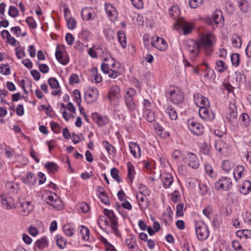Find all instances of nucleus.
Instances as JSON below:
<instances>
[{"label":"nucleus","mask_w":251,"mask_h":251,"mask_svg":"<svg viewBox=\"0 0 251 251\" xmlns=\"http://www.w3.org/2000/svg\"><path fill=\"white\" fill-rule=\"evenodd\" d=\"M204 0H189V6L192 8H196L203 4Z\"/></svg>","instance_id":"51"},{"label":"nucleus","mask_w":251,"mask_h":251,"mask_svg":"<svg viewBox=\"0 0 251 251\" xmlns=\"http://www.w3.org/2000/svg\"><path fill=\"white\" fill-rule=\"evenodd\" d=\"M48 244L47 238L46 237H43L36 242L35 247L38 248L39 250H43L47 246Z\"/></svg>","instance_id":"26"},{"label":"nucleus","mask_w":251,"mask_h":251,"mask_svg":"<svg viewBox=\"0 0 251 251\" xmlns=\"http://www.w3.org/2000/svg\"><path fill=\"white\" fill-rule=\"evenodd\" d=\"M112 177L118 183L121 182V179L119 176V171L116 168H112L110 171Z\"/></svg>","instance_id":"42"},{"label":"nucleus","mask_w":251,"mask_h":251,"mask_svg":"<svg viewBox=\"0 0 251 251\" xmlns=\"http://www.w3.org/2000/svg\"><path fill=\"white\" fill-rule=\"evenodd\" d=\"M48 82L52 89H58L60 87L58 81L54 77L49 78Z\"/></svg>","instance_id":"45"},{"label":"nucleus","mask_w":251,"mask_h":251,"mask_svg":"<svg viewBox=\"0 0 251 251\" xmlns=\"http://www.w3.org/2000/svg\"><path fill=\"white\" fill-rule=\"evenodd\" d=\"M79 82V78L77 75L73 74L71 75L69 78V83L72 85L74 83H78Z\"/></svg>","instance_id":"59"},{"label":"nucleus","mask_w":251,"mask_h":251,"mask_svg":"<svg viewBox=\"0 0 251 251\" xmlns=\"http://www.w3.org/2000/svg\"><path fill=\"white\" fill-rule=\"evenodd\" d=\"M144 117L149 122H152L155 121V113L151 110L149 111H144Z\"/></svg>","instance_id":"29"},{"label":"nucleus","mask_w":251,"mask_h":251,"mask_svg":"<svg viewBox=\"0 0 251 251\" xmlns=\"http://www.w3.org/2000/svg\"><path fill=\"white\" fill-rule=\"evenodd\" d=\"M166 96L175 104L181 103L184 100V95L181 89L174 86L169 88L166 92Z\"/></svg>","instance_id":"2"},{"label":"nucleus","mask_w":251,"mask_h":251,"mask_svg":"<svg viewBox=\"0 0 251 251\" xmlns=\"http://www.w3.org/2000/svg\"><path fill=\"white\" fill-rule=\"evenodd\" d=\"M102 145L109 154H113L116 153V151L115 148L108 142L103 141L102 142Z\"/></svg>","instance_id":"34"},{"label":"nucleus","mask_w":251,"mask_h":251,"mask_svg":"<svg viewBox=\"0 0 251 251\" xmlns=\"http://www.w3.org/2000/svg\"><path fill=\"white\" fill-rule=\"evenodd\" d=\"M187 125L192 133L197 135H201L203 132V126L192 119H189L187 122Z\"/></svg>","instance_id":"9"},{"label":"nucleus","mask_w":251,"mask_h":251,"mask_svg":"<svg viewBox=\"0 0 251 251\" xmlns=\"http://www.w3.org/2000/svg\"><path fill=\"white\" fill-rule=\"evenodd\" d=\"M184 46L189 52L191 57L195 58L199 55L200 49L198 41L193 39L187 40L185 42Z\"/></svg>","instance_id":"3"},{"label":"nucleus","mask_w":251,"mask_h":251,"mask_svg":"<svg viewBox=\"0 0 251 251\" xmlns=\"http://www.w3.org/2000/svg\"><path fill=\"white\" fill-rule=\"evenodd\" d=\"M133 5L137 9H141L143 7V0H130Z\"/></svg>","instance_id":"63"},{"label":"nucleus","mask_w":251,"mask_h":251,"mask_svg":"<svg viewBox=\"0 0 251 251\" xmlns=\"http://www.w3.org/2000/svg\"><path fill=\"white\" fill-rule=\"evenodd\" d=\"M216 150L220 153L222 152L223 150L226 147V144L222 140L216 141L215 144Z\"/></svg>","instance_id":"46"},{"label":"nucleus","mask_w":251,"mask_h":251,"mask_svg":"<svg viewBox=\"0 0 251 251\" xmlns=\"http://www.w3.org/2000/svg\"><path fill=\"white\" fill-rule=\"evenodd\" d=\"M45 168L47 169L50 173H55L58 170V165L54 162H48L44 165Z\"/></svg>","instance_id":"28"},{"label":"nucleus","mask_w":251,"mask_h":251,"mask_svg":"<svg viewBox=\"0 0 251 251\" xmlns=\"http://www.w3.org/2000/svg\"><path fill=\"white\" fill-rule=\"evenodd\" d=\"M8 14L10 16L15 18L19 15L18 9L14 6H10L9 8Z\"/></svg>","instance_id":"53"},{"label":"nucleus","mask_w":251,"mask_h":251,"mask_svg":"<svg viewBox=\"0 0 251 251\" xmlns=\"http://www.w3.org/2000/svg\"><path fill=\"white\" fill-rule=\"evenodd\" d=\"M194 100L196 104L201 108V107H209L210 102L208 99L201 94H197L194 95Z\"/></svg>","instance_id":"11"},{"label":"nucleus","mask_w":251,"mask_h":251,"mask_svg":"<svg viewBox=\"0 0 251 251\" xmlns=\"http://www.w3.org/2000/svg\"><path fill=\"white\" fill-rule=\"evenodd\" d=\"M199 113L202 119L207 121H212L215 118V114L211 110L208 109V107H201Z\"/></svg>","instance_id":"12"},{"label":"nucleus","mask_w":251,"mask_h":251,"mask_svg":"<svg viewBox=\"0 0 251 251\" xmlns=\"http://www.w3.org/2000/svg\"><path fill=\"white\" fill-rule=\"evenodd\" d=\"M65 39L68 45L70 46L73 45L75 41V38L70 33H67L66 34Z\"/></svg>","instance_id":"61"},{"label":"nucleus","mask_w":251,"mask_h":251,"mask_svg":"<svg viewBox=\"0 0 251 251\" xmlns=\"http://www.w3.org/2000/svg\"><path fill=\"white\" fill-rule=\"evenodd\" d=\"M118 221H113L112 223H111L110 227L112 230V232L114 233V234L115 236H116L117 237H121V234L118 230Z\"/></svg>","instance_id":"36"},{"label":"nucleus","mask_w":251,"mask_h":251,"mask_svg":"<svg viewBox=\"0 0 251 251\" xmlns=\"http://www.w3.org/2000/svg\"><path fill=\"white\" fill-rule=\"evenodd\" d=\"M213 20L216 24H223L224 22L222 12L220 10H216L213 13Z\"/></svg>","instance_id":"23"},{"label":"nucleus","mask_w":251,"mask_h":251,"mask_svg":"<svg viewBox=\"0 0 251 251\" xmlns=\"http://www.w3.org/2000/svg\"><path fill=\"white\" fill-rule=\"evenodd\" d=\"M136 199L138 200V202H139V206L141 209H143L148 207V205L147 202L146 201L147 199L145 197V195H143L140 197L139 195H137Z\"/></svg>","instance_id":"37"},{"label":"nucleus","mask_w":251,"mask_h":251,"mask_svg":"<svg viewBox=\"0 0 251 251\" xmlns=\"http://www.w3.org/2000/svg\"><path fill=\"white\" fill-rule=\"evenodd\" d=\"M58 46H57L56 51H55V57L56 59L62 65H66L69 62V59L68 58H63L62 52L58 50Z\"/></svg>","instance_id":"22"},{"label":"nucleus","mask_w":251,"mask_h":251,"mask_svg":"<svg viewBox=\"0 0 251 251\" xmlns=\"http://www.w3.org/2000/svg\"><path fill=\"white\" fill-rule=\"evenodd\" d=\"M0 73L2 75H7L10 74V68L8 64H1L0 66Z\"/></svg>","instance_id":"49"},{"label":"nucleus","mask_w":251,"mask_h":251,"mask_svg":"<svg viewBox=\"0 0 251 251\" xmlns=\"http://www.w3.org/2000/svg\"><path fill=\"white\" fill-rule=\"evenodd\" d=\"M214 39L213 35L208 33L201 35L200 39L198 41L200 49L203 47L206 55H210L213 50L214 44L213 40Z\"/></svg>","instance_id":"1"},{"label":"nucleus","mask_w":251,"mask_h":251,"mask_svg":"<svg viewBox=\"0 0 251 251\" xmlns=\"http://www.w3.org/2000/svg\"><path fill=\"white\" fill-rule=\"evenodd\" d=\"M233 167V163L228 160H225L222 163V168L226 172H229Z\"/></svg>","instance_id":"43"},{"label":"nucleus","mask_w":251,"mask_h":251,"mask_svg":"<svg viewBox=\"0 0 251 251\" xmlns=\"http://www.w3.org/2000/svg\"><path fill=\"white\" fill-rule=\"evenodd\" d=\"M216 67L215 69L220 73L226 71L227 69V66L223 60H218L216 63Z\"/></svg>","instance_id":"31"},{"label":"nucleus","mask_w":251,"mask_h":251,"mask_svg":"<svg viewBox=\"0 0 251 251\" xmlns=\"http://www.w3.org/2000/svg\"><path fill=\"white\" fill-rule=\"evenodd\" d=\"M99 198L102 203L104 204L109 205L110 201L107 194L105 192L103 194L99 195Z\"/></svg>","instance_id":"57"},{"label":"nucleus","mask_w":251,"mask_h":251,"mask_svg":"<svg viewBox=\"0 0 251 251\" xmlns=\"http://www.w3.org/2000/svg\"><path fill=\"white\" fill-rule=\"evenodd\" d=\"M164 187L165 188H168L171 185L173 182V178L170 174H166L162 178Z\"/></svg>","instance_id":"27"},{"label":"nucleus","mask_w":251,"mask_h":251,"mask_svg":"<svg viewBox=\"0 0 251 251\" xmlns=\"http://www.w3.org/2000/svg\"><path fill=\"white\" fill-rule=\"evenodd\" d=\"M99 96V91L96 88H89L85 93V100L88 103H93L97 100Z\"/></svg>","instance_id":"7"},{"label":"nucleus","mask_w":251,"mask_h":251,"mask_svg":"<svg viewBox=\"0 0 251 251\" xmlns=\"http://www.w3.org/2000/svg\"><path fill=\"white\" fill-rule=\"evenodd\" d=\"M56 241L57 245L60 249H63L66 247V240L64 237L57 235L56 236Z\"/></svg>","instance_id":"35"},{"label":"nucleus","mask_w":251,"mask_h":251,"mask_svg":"<svg viewBox=\"0 0 251 251\" xmlns=\"http://www.w3.org/2000/svg\"><path fill=\"white\" fill-rule=\"evenodd\" d=\"M20 206L22 208L21 212L24 216L28 215L32 210V206L31 205V202L27 201L25 202H20Z\"/></svg>","instance_id":"18"},{"label":"nucleus","mask_w":251,"mask_h":251,"mask_svg":"<svg viewBox=\"0 0 251 251\" xmlns=\"http://www.w3.org/2000/svg\"><path fill=\"white\" fill-rule=\"evenodd\" d=\"M80 232L81 234V237L84 240H88L89 238V229L84 226H81Z\"/></svg>","instance_id":"39"},{"label":"nucleus","mask_w":251,"mask_h":251,"mask_svg":"<svg viewBox=\"0 0 251 251\" xmlns=\"http://www.w3.org/2000/svg\"><path fill=\"white\" fill-rule=\"evenodd\" d=\"M184 204L183 203H180L176 206V216L177 217L182 216L183 215V208Z\"/></svg>","instance_id":"60"},{"label":"nucleus","mask_w":251,"mask_h":251,"mask_svg":"<svg viewBox=\"0 0 251 251\" xmlns=\"http://www.w3.org/2000/svg\"><path fill=\"white\" fill-rule=\"evenodd\" d=\"M105 10L110 20L114 21L116 18L115 8L111 4L106 3L105 4Z\"/></svg>","instance_id":"15"},{"label":"nucleus","mask_w":251,"mask_h":251,"mask_svg":"<svg viewBox=\"0 0 251 251\" xmlns=\"http://www.w3.org/2000/svg\"><path fill=\"white\" fill-rule=\"evenodd\" d=\"M251 183L250 181L248 180L244 181L240 189V192L244 195H247L251 191Z\"/></svg>","instance_id":"24"},{"label":"nucleus","mask_w":251,"mask_h":251,"mask_svg":"<svg viewBox=\"0 0 251 251\" xmlns=\"http://www.w3.org/2000/svg\"><path fill=\"white\" fill-rule=\"evenodd\" d=\"M178 27L182 29L184 35L189 34L193 29V26L183 19L179 20L176 23Z\"/></svg>","instance_id":"13"},{"label":"nucleus","mask_w":251,"mask_h":251,"mask_svg":"<svg viewBox=\"0 0 251 251\" xmlns=\"http://www.w3.org/2000/svg\"><path fill=\"white\" fill-rule=\"evenodd\" d=\"M65 234L68 236H72L74 234V229L69 224H66L63 226Z\"/></svg>","instance_id":"44"},{"label":"nucleus","mask_w":251,"mask_h":251,"mask_svg":"<svg viewBox=\"0 0 251 251\" xmlns=\"http://www.w3.org/2000/svg\"><path fill=\"white\" fill-rule=\"evenodd\" d=\"M118 41L123 48H126V34L123 30L119 31L117 33Z\"/></svg>","instance_id":"25"},{"label":"nucleus","mask_w":251,"mask_h":251,"mask_svg":"<svg viewBox=\"0 0 251 251\" xmlns=\"http://www.w3.org/2000/svg\"><path fill=\"white\" fill-rule=\"evenodd\" d=\"M166 112L168 114L171 119L176 120L177 119V113L172 106H168L166 110Z\"/></svg>","instance_id":"38"},{"label":"nucleus","mask_w":251,"mask_h":251,"mask_svg":"<svg viewBox=\"0 0 251 251\" xmlns=\"http://www.w3.org/2000/svg\"><path fill=\"white\" fill-rule=\"evenodd\" d=\"M129 147L130 153L134 157H140L141 156V149L137 144L130 142L129 143Z\"/></svg>","instance_id":"19"},{"label":"nucleus","mask_w":251,"mask_h":251,"mask_svg":"<svg viewBox=\"0 0 251 251\" xmlns=\"http://www.w3.org/2000/svg\"><path fill=\"white\" fill-rule=\"evenodd\" d=\"M103 214L110 220V223H112V222L114 221H118V218L111 210L105 208L103 210Z\"/></svg>","instance_id":"33"},{"label":"nucleus","mask_w":251,"mask_h":251,"mask_svg":"<svg viewBox=\"0 0 251 251\" xmlns=\"http://www.w3.org/2000/svg\"><path fill=\"white\" fill-rule=\"evenodd\" d=\"M126 107L130 111H133L136 108L135 102L132 98H125Z\"/></svg>","instance_id":"30"},{"label":"nucleus","mask_w":251,"mask_h":251,"mask_svg":"<svg viewBox=\"0 0 251 251\" xmlns=\"http://www.w3.org/2000/svg\"><path fill=\"white\" fill-rule=\"evenodd\" d=\"M120 88L117 85H112L109 90L108 98L109 101H112L120 95Z\"/></svg>","instance_id":"16"},{"label":"nucleus","mask_w":251,"mask_h":251,"mask_svg":"<svg viewBox=\"0 0 251 251\" xmlns=\"http://www.w3.org/2000/svg\"><path fill=\"white\" fill-rule=\"evenodd\" d=\"M128 168V176L130 179L131 182H132V179L134 177V166L130 163L127 164Z\"/></svg>","instance_id":"50"},{"label":"nucleus","mask_w":251,"mask_h":251,"mask_svg":"<svg viewBox=\"0 0 251 251\" xmlns=\"http://www.w3.org/2000/svg\"><path fill=\"white\" fill-rule=\"evenodd\" d=\"M240 55L239 53H234L231 55L232 64L235 67H238L240 63Z\"/></svg>","instance_id":"47"},{"label":"nucleus","mask_w":251,"mask_h":251,"mask_svg":"<svg viewBox=\"0 0 251 251\" xmlns=\"http://www.w3.org/2000/svg\"><path fill=\"white\" fill-rule=\"evenodd\" d=\"M92 71L94 75V80L95 82L97 83L100 82L102 80V77L100 75L98 74L97 68H94Z\"/></svg>","instance_id":"58"},{"label":"nucleus","mask_w":251,"mask_h":251,"mask_svg":"<svg viewBox=\"0 0 251 251\" xmlns=\"http://www.w3.org/2000/svg\"><path fill=\"white\" fill-rule=\"evenodd\" d=\"M129 238L126 239V244L128 247V249L132 251H138V248L136 241V238L134 235L130 234L129 235Z\"/></svg>","instance_id":"14"},{"label":"nucleus","mask_w":251,"mask_h":251,"mask_svg":"<svg viewBox=\"0 0 251 251\" xmlns=\"http://www.w3.org/2000/svg\"><path fill=\"white\" fill-rule=\"evenodd\" d=\"M169 15L170 16V17H171L173 18H176L179 14V9H178V7L176 6H172L170 8V9L169 10Z\"/></svg>","instance_id":"48"},{"label":"nucleus","mask_w":251,"mask_h":251,"mask_svg":"<svg viewBox=\"0 0 251 251\" xmlns=\"http://www.w3.org/2000/svg\"><path fill=\"white\" fill-rule=\"evenodd\" d=\"M92 117L100 126H104L107 123V118L99 115L98 113H93Z\"/></svg>","instance_id":"17"},{"label":"nucleus","mask_w":251,"mask_h":251,"mask_svg":"<svg viewBox=\"0 0 251 251\" xmlns=\"http://www.w3.org/2000/svg\"><path fill=\"white\" fill-rule=\"evenodd\" d=\"M81 17L83 19L89 21L93 20L92 13L87 8L84 9L81 11Z\"/></svg>","instance_id":"41"},{"label":"nucleus","mask_w":251,"mask_h":251,"mask_svg":"<svg viewBox=\"0 0 251 251\" xmlns=\"http://www.w3.org/2000/svg\"><path fill=\"white\" fill-rule=\"evenodd\" d=\"M215 187L217 190L222 189L225 191H228L232 187V182L229 178L223 177L215 182Z\"/></svg>","instance_id":"6"},{"label":"nucleus","mask_w":251,"mask_h":251,"mask_svg":"<svg viewBox=\"0 0 251 251\" xmlns=\"http://www.w3.org/2000/svg\"><path fill=\"white\" fill-rule=\"evenodd\" d=\"M195 230L199 240L206 239L209 236V230L203 222H198L195 224Z\"/></svg>","instance_id":"4"},{"label":"nucleus","mask_w":251,"mask_h":251,"mask_svg":"<svg viewBox=\"0 0 251 251\" xmlns=\"http://www.w3.org/2000/svg\"><path fill=\"white\" fill-rule=\"evenodd\" d=\"M50 126L51 130L55 133H58L61 131V127L59 124L54 122H51L50 123Z\"/></svg>","instance_id":"54"},{"label":"nucleus","mask_w":251,"mask_h":251,"mask_svg":"<svg viewBox=\"0 0 251 251\" xmlns=\"http://www.w3.org/2000/svg\"><path fill=\"white\" fill-rule=\"evenodd\" d=\"M187 165L193 169H197L200 166V161L196 154L188 152L187 155L183 159Z\"/></svg>","instance_id":"5"},{"label":"nucleus","mask_w":251,"mask_h":251,"mask_svg":"<svg viewBox=\"0 0 251 251\" xmlns=\"http://www.w3.org/2000/svg\"><path fill=\"white\" fill-rule=\"evenodd\" d=\"M66 20L69 29L73 30L75 28L76 23L74 18H68Z\"/></svg>","instance_id":"52"},{"label":"nucleus","mask_w":251,"mask_h":251,"mask_svg":"<svg viewBox=\"0 0 251 251\" xmlns=\"http://www.w3.org/2000/svg\"><path fill=\"white\" fill-rule=\"evenodd\" d=\"M213 212V208L211 205H209L205 208L203 211V214L208 219L210 218L211 214Z\"/></svg>","instance_id":"56"},{"label":"nucleus","mask_w":251,"mask_h":251,"mask_svg":"<svg viewBox=\"0 0 251 251\" xmlns=\"http://www.w3.org/2000/svg\"><path fill=\"white\" fill-rule=\"evenodd\" d=\"M204 65L206 67V68L204 70V76L211 79L215 77V75L213 70L210 69L207 63H204Z\"/></svg>","instance_id":"40"},{"label":"nucleus","mask_w":251,"mask_h":251,"mask_svg":"<svg viewBox=\"0 0 251 251\" xmlns=\"http://www.w3.org/2000/svg\"><path fill=\"white\" fill-rule=\"evenodd\" d=\"M227 119L228 121L232 124L235 125L237 123V108L234 103H230L228 106Z\"/></svg>","instance_id":"8"},{"label":"nucleus","mask_w":251,"mask_h":251,"mask_svg":"<svg viewBox=\"0 0 251 251\" xmlns=\"http://www.w3.org/2000/svg\"><path fill=\"white\" fill-rule=\"evenodd\" d=\"M244 171V167L242 165L237 166L234 170V177L236 180L242 177V174Z\"/></svg>","instance_id":"32"},{"label":"nucleus","mask_w":251,"mask_h":251,"mask_svg":"<svg viewBox=\"0 0 251 251\" xmlns=\"http://www.w3.org/2000/svg\"><path fill=\"white\" fill-rule=\"evenodd\" d=\"M138 188L141 195H146L149 194L148 189L145 185L140 184L138 186Z\"/></svg>","instance_id":"62"},{"label":"nucleus","mask_w":251,"mask_h":251,"mask_svg":"<svg viewBox=\"0 0 251 251\" xmlns=\"http://www.w3.org/2000/svg\"><path fill=\"white\" fill-rule=\"evenodd\" d=\"M26 23L30 28L35 29L36 28V23L32 17H28L25 20Z\"/></svg>","instance_id":"55"},{"label":"nucleus","mask_w":251,"mask_h":251,"mask_svg":"<svg viewBox=\"0 0 251 251\" xmlns=\"http://www.w3.org/2000/svg\"><path fill=\"white\" fill-rule=\"evenodd\" d=\"M237 3L240 9L244 13L249 12L251 9L249 3L246 0H237Z\"/></svg>","instance_id":"21"},{"label":"nucleus","mask_w":251,"mask_h":251,"mask_svg":"<svg viewBox=\"0 0 251 251\" xmlns=\"http://www.w3.org/2000/svg\"><path fill=\"white\" fill-rule=\"evenodd\" d=\"M0 201L1 203V206L4 209H10L15 207L14 201L10 196L5 195H1Z\"/></svg>","instance_id":"10"},{"label":"nucleus","mask_w":251,"mask_h":251,"mask_svg":"<svg viewBox=\"0 0 251 251\" xmlns=\"http://www.w3.org/2000/svg\"><path fill=\"white\" fill-rule=\"evenodd\" d=\"M36 177L32 172H28L25 177L22 178L23 182L29 186L34 185L36 183Z\"/></svg>","instance_id":"20"},{"label":"nucleus","mask_w":251,"mask_h":251,"mask_svg":"<svg viewBox=\"0 0 251 251\" xmlns=\"http://www.w3.org/2000/svg\"><path fill=\"white\" fill-rule=\"evenodd\" d=\"M73 93L75 96L74 100L76 103L81 102L82 100L79 91L77 89H75L73 91Z\"/></svg>","instance_id":"64"}]
</instances>
